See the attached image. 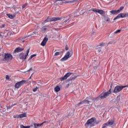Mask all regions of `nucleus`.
Returning <instances> with one entry per match:
<instances>
[{"mask_svg": "<svg viewBox=\"0 0 128 128\" xmlns=\"http://www.w3.org/2000/svg\"><path fill=\"white\" fill-rule=\"evenodd\" d=\"M26 82V80H23L16 83L15 84L16 88H20V87L22 86H24Z\"/></svg>", "mask_w": 128, "mask_h": 128, "instance_id": "nucleus-10", "label": "nucleus"}, {"mask_svg": "<svg viewBox=\"0 0 128 128\" xmlns=\"http://www.w3.org/2000/svg\"><path fill=\"white\" fill-rule=\"evenodd\" d=\"M123 87H124V88H128V84L126 85V86H123Z\"/></svg>", "mask_w": 128, "mask_h": 128, "instance_id": "nucleus-44", "label": "nucleus"}, {"mask_svg": "<svg viewBox=\"0 0 128 128\" xmlns=\"http://www.w3.org/2000/svg\"><path fill=\"white\" fill-rule=\"evenodd\" d=\"M55 92H60V86H56L54 88Z\"/></svg>", "mask_w": 128, "mask_h": 128, "instance_id": "nucleus-22", "label": "nucleus"}, {"mask_svg": "<svg viewBox=\"0 0 128 128\" xmlns=\"http://www.w3.org/2000/svg\"><path fill=\"white\" fill-rule=\"evenodd\" d=\"M94 122H95V125H96V124H98V123L100 122V121L95 122L94 121Z\"/></svg>", "mask_w": 128, "mask_h": 128, "instance_id": "nucleus-37", "label": "nucleus"}, {"mask_svg": "<svg viewBox=\"0 0 128 128\" xmlns=\"http://www.w3.org/2000/svg\"><path fill=\"white\" fill-rule=\"evenodd\" d=\"M58 2H60V4L62 5L64 2V0H58Z\"/></svg>", "mask_w": 128, "mask_h": 128, "instance_id": "nucleus-26", "label": "nucleus"}, {"mask_svg": "<svg viewBox=\"0 0 128 128\" xmlns=\"http://www.w3.org/2000/svg\"><path fill=\"white\" fill-rule=\"evenodd\" d=\"M110 12L112 14H119L118 10H112L110 11Z\"/></svg>", "mask_w": 128, "mask_h": 128, "instance_id": "nucleus-19", "label": "nucleus"}, {"mask_svg": "<svg viewBox=\"0 0 128 128\" xmlns=\"http://www.w3.org/2000/svg\"><path fill=\"white\" fill-rule=\"evenodd\" d=\"M45 122H44L41 124H34V128H40V126H42L43 124H44Z\"/></svg>", "mask_w": 128, "mask_h": 128, "instance_id": "nucleus-16", "label": "nucleus"}, {"mask_svg": "<svg viewBox=\"0 0 128 128\" xmlns=\"http://www.w3.org/2000/svg\"><path fill=\"white\" fill-rule=\"evenodd\" d=\"M26 118V114L24 113L22 114H20L18 116V117H17V118Z\"/></svg>", "mask_w": 128, "mask_h": 128, "instance_id": "nucleus-18", "label": "nucleus"}, {"mask_svg": "<svg viewBox=\"0 0 128 128\" xmlns=\"http://www.w3.org/2000/svg\"><path fill=\"white\" fill-rule=\"evenodd\" d=\"M32 78V76H30V78H29V80H30Z\"/></svg>", "mask_w": 128, "mask_h": 128, "instance_id": "nucleus-49", "label": "nucleus"}, {"mask_svg": "<svg viewBox=\"0 0 128 128\" xmlns=\"http://www.w3.org/2000/svg\"><path fill=\"white\" fill-rule=\"evenodd\" d=\"M4 26H6V24H2L1 26V28H4Z\"/></svg>", "mask_w": 128, "mask_h": 128, "instance_id": "nucleus-39", "label": "nucleus"}, {"mask_svg": "<svg viewBox=\"0 0 128 128\" xmlns=\"http://www.w3.org/2000/svg\"><path fill=\"white\" fill-rule=\"evenodd\" d=\"M96 52H99V53L102 52V50H100V48H96Z\"/></svg>", "mask_w": 128, "mask_h": 128, "instance_id": "nucleus-25", "label": "nucleus"}, {"mask_svg": "<svg viewBox=\"0 0 128 128\" xmlns=\"http://www.w3.org/2000/svg\"><path fill=\"white\" fill-rule=\"evenodd\" d=\"M124 8V6L120 7V9L118 10V12L120 14V12H122Z\"/></svg>", "mask_w": 128, "mask_h": 128, "instance_id": "nucleus-24", "label": "nucleus"}, {"mask_svg": "<svg viewBox=\"0 0 128 128\" xmlns=\"http://www.w3.org/2000/svg\"><path fill=\"white\" fill-rule=\"evenodd\" d=\"M18 102H15L14 104H13L12 105H11L12 106H17L18 104Z\"/></svg>", "mask_w": 128, "mask_h": 128, "instance_id": "nucleus-35", "label": "nucleus"}, {"mask_svg": "<svg viewBox=\"0 0 128 128\" xmlns=\"http://www.w3.org/2000/svg\"><path fill=\"white\" fill-rule=\"evenodd\" d=\"M23 42H24V40H23Z\"/></svg>", "mask_w": 128, "mask_h": 128, "instance_id": "nucleus-53", "label": "nucleus"}, {"mask_svg": "<svg viewBox=\"0 0 128 128\" xmlns=\"http://www.w3.org/2000/svg\"><path fill=\"white\" fill-rule=\"evenodd\" d=\"M6 16H8V18H11L12 20V18H14V16H12L10 14H6Z\"/></svg>", "mask_w": 128, "mask_h": 128, "instance_id": "nucleus-23", "label": "nucleus"}, {"mask_svg": "<svg viewBox=\"0 0 128 128\" xmlns=\"http://www.w3.org/2000/svg\"><path fill=\"white\" fill-rule=\"evenodd\" d=\"M66 50H68V46H66Z\"/></svg>", "mask_w": 128, "mask_h": 128, "instance_id": "nucleus-42", "label": "nucleus"}, {"mask_svg": "<svg viewBox=\"0 0 128 128\" xmlns=\"http://www.w3.org/2000/svg\"><path fill=\"white\" fill-rule=\"evenodd\" d=\"M6 108H7V110H10V108H12V105L10 106H6Z\"/></svg>", "mask_w": 128, "mask_h": 128, "instance_id": "nucleus-28", "label": "nucleus"}, {"mask_svg": "<svg viewBox=\"0 0 128 128\" xmlns=\"http://www.w3.org/2000/svg\"><path fill=\"white\" fill-rule=\"evenodd\" d=\"M2 33H0V38H2Z\"/></svg>", "mask_w": 128, "mask_h": 128, "instance_id": "nucleus-47", "label": "nucleus"}, {"mask_svg": "<svg viewBox=\"0 0 128 128\" xmlns=\"http://www.w3.org/2000/svg\"><path fill=\"white\" fill-rule=\"evenodd\" d=\"M6 80H10V76H9L8 75H6Z\"/></svg>", "mask_w": 128, "mask_h": 128, "instance_id": "nucleus-34", "label": "nucleus"}, {"mask_svg": "<svg viewBox=\"0 0 128 128\" xmlns=\"http://www.w3.org/2000/svg\"><path fill=\"white\" fill-rule=\"evenodd\" d=\"M110 44V42L109 44Z\"/></svg>", "mask_w": 128, "mask_h": 128, "instance_id": "nucleus-54", "label": "nucleus"}, {"mask_svg": "<svg viewBox=\"0 0 128 128\" xmlns=\"http://www.w3.org/2000/svg\"><path fill=\"white\" fill-rule=\"evenodd\" d=\"M30 49L28 48L26 50V54H24V53H20L19 56L20 60H26V58L28 57V54L30 53Z\"/></svg>", "mask_w": 128, "mask_h": 128, "instance_id": "nucleus-6", "label": "nucleus"}, {"mask_svg": "<svg viewBox=\"0 0 128 128\" xmlns=\"http://www.w3.org/2000/svg\"><path fill=\"white\" fill-rule=\"evenodd\" d=\"M28 38V36H24L22 38L23 40H24L25 38Z\"/></svg>", "mask_w": 128, "mask_h": 128, "instance_id": "nucleus-38", "label": "nucleus"}, {"mask_svg": "<svg viewBox=\"0 0 128 128\" xmlns=\"http://www.w3.org/2000/svg\"><path fill=\"white\" fill-rule=\"evenodd\" d=\"M118 32H120V30H116L114 32V34H118Z\"/></svg>", "mask_w": 128, "mask_h": 128, "instance_id": "nucleus-31", "label": "nucleus"}, {"mask_svg": "<svg viewBox=\"0 0 128 128\" xmlns=\"http://www.w3.org/2000/svg\"><path fill=\"white\" fill-rule=\"evenodd\" d=\"M72 74V72H68L63 77H62L60 78V80L61 82H64V80H66Z\"/></svg>", "mask_w": 128, "mask_h": 128, "instance_id": "nucleus-11", "label": "nucleus"}, {"mask_svg": "<svg viewBox=\"0 0 128 128\" xmlns=\"http://www.w3.org/2000/svg\"><path fill=\"white\" fill-rule=\"evenodd\" d=\"M48 38H46V37L44 38L43 40L41 43V46H44L46 44V42H48Z\"/></svg>", "mask_w": 128, "mask_h": 128, "instance_id": "nucleus-14", "label": "nucleus"}, {"mask_svg": "<svg viewBox=\"0 0 128 128\" xmlns=\"http://www.w3.org/2000/svg\"><path fill=\"white\" fill-rule=\"evenodd\" d=\"M18 116H14V118H18Z\"/></svg>", "mask_w": 128, "mask_h": 128, "instance_id": "nucleus-46", "label": "nucleus"}, {"mask_svg": "<svg viewBox=\"0 0 128 128\" xmlns=\"http://www.w3.org/2000/svg\"><path fill=\"white\" fill-rule=\"evenodd\" d=\"M32 56H31L29 58L28 60H32Z\"/></svg>", "mask_w": 128, "mask_h": 128, "instance_id": "nucleus-41", "label": "nucleus"}, {"mask_svg": "<svg viewBox=\"0 0 128 128\" xmlns=\"http://www.w3.org/2000/svg\"><path fill=\"white\" fill-rule=\"evenodd\" d=\"M80 0H75L74 1H72V2H78Z\"/></svg>", "mask_w": 128, "mask_h": 128, "instance_id": "nucleus-45", "label": "nucleus"}, {"mask_svg": "<svg viewBox=\"0 0 128 128\" xmlns=\"http://www.w3.org/2000/svg\"><path fill=\"white\" fill-rule=\"evenodd\" d=\"M72 56V54H70V52H68L64 56L60 59V61L64 62V60H68V58H70Z\"/></svg>", "mask_w": 128, "mask_h": 128, "instance_id": "nucleus-9", "label": "nucleus"}, {"mask_svg": "<svg viewBox=\"0 0 128 128\" xmlns=\"http://www.w3.org/2000/svg\"><path fill=\"white\" fill-rule=\"evenodd\" d=\"M66 4H68V2H66Z\"/></svg>", "mask_w": 128, "mask_h": 128, "instance_id": "nucleus-55", "label": "nucleus"}, {"mask_svg": "<svg viewBox=\"0 0 128 128\" xmlns=\"http://www.w3.org/2000/svg\"><path fill=\"white\" fill-rule=\"evenodd\" d=\"M96 118H92L90 119H89L86 122L85 124V126L92 128V126H96Z\"/></svg>", "mask_w": 128, "mask_h": 128, "instance_id": "nucleus-2", "label": "nucleus"}, {"mask_svg": "<svg viewBox=\"0 0 128 128\" xmlns=\"http://www.w3.org/2000/svg\"><path fill=\"white\" fill-rule=\"evenodd\" d=\"M92 10V12H98V14H104V10L96 9V8H94L91 10Z\"/></svg>", "mask_w": 128, "mask_h": 128, "instance_id": "nucleus-12", "label": "nucleus"}, {"mask_svg": "<svg viewBox=\"0 0 128 128\" xmlns=\"http://www.w3.org/2000/svg\"><path fill=\"white\" fill-rule=\"evenodd\" d=\"M98 68V66H94V68Z\"/></svg>", "mask_w": 128, "mask_h": 128, "instance_id": "nucleus-48", "label": "nucleus"}, {"mask_svg": "<svg viewBox=\"0 0 128 128\" xmlns=\"http://www.w3.org/2000/svg\"><path fill=\"white\" fill-rule=\"evenodd\" d=\"M114 119L110 120L107 122L103 124L102 128H106V126H112V124H114Z\"/></svg>", "mask_w": 128, "mask_h": 128, "instance_id": "nucleus-8", "label": "nucleus"}, {"mask_svg": "<svg viewBox=\"0 0 128 128\" xmlns=\"http://www.w3.org/2000/svg\"><path fill=\"white\" fill-rule=\"evenodd\" d=\"M26 6H28V4H24L22 6V8H26Z\"/></svg>", "mask_w": 128, "mask_h": 128, "instance_id": "nucleus-36", "label": "nucleus"}, {"mask_svg": "<svg viewBox=\"0 0 128 128\" xmlns=\"http://www.w3.org/2000/svg\"><path fill=\"white\" fill-rule=\"evenodd\" d=\"M32 34H36V33L34 32Z\"/></svg>", "mask_w": 128, "mask_h": 128, "instance_id": "nucleus-50", "label": "nucleus"}, {"mask_svg": "<svg viewBox=\"0 0 128 128\" xmlns=\"http://www.w3.org/2000/svg\"><path fill=\"white\" fill-rule=\"evenodd\" d=\"M32 127V125L28 126H24V125H20V128H30Z\"/></svg>", "mask_w": 128, "mask_h": 128, "instance_id": "nucleus-21", "label": "nucleus"}, {"mask_svg": "<svg viewBox=\"0 0 128 128\" xmlns=\"http://www.w3.org/2000/svg\"><path fill=\"white\" fill-rule=\"evenodd\" d=\"M76 77L70 78H69V80H76Z\"/></svg>", "mask_w": 128, "mask_h": 128, "instance_id": "nucleus-27", "label": "nucleus"}, {"mask_svg": "<svg viewBox=\"0 0 128 128\" xmlns=\"http://www.w3.org/2000/svg\"><path fill=\"white\" fill-rule=\"evenodd\" d=\"M47 26V28H48V26ZM46 26H44L40 28V32H42L43 34H44L46 32V30H48L47 28H46Z\"/></svg>", "mask_w": 128, "mask_h": 128, "instance_id": "nucleus-17", "label": "nucleus"}, {"mask_svg": "<svg viewBox=\"0 0 128 128\" xmlns=\"http://www.w3.org/2000/svg\"><path fill=\"white\" fill-rule=\"evenodd\" d=\"M3 59L4 62H10L12 60V55L8 53H5Z\"/></svg>", "mask_w": 128, "mask_h": 128, "instance_id": "nucleus-5", "label": "nucleus"}, {"mask_svg": "<svg viewBox=\"0 0 128 128\" xmlns=\"http://www.w3.org/2000/svg\"><path fill=\"white\" fill-rule=\"evenodd\" d=\"M119 16V18H128V13H120L118 14Z\"/></svg>", "mask_w": 128, "mask_h": 128, "instance_id": "nucleus-13", "label": "nucleus"}, {"mask_svg": "<svg viewBox=\"0 0 128 128\" xmlns=\"http://www.w3.org/2000/svg\"><path fill=\"white\" fill-rule=\"evenodd\" d=\"M106 46V43H104V42L100 44V46Z\"/></svg>", "mask_w": 128, "mask_h": 128, "instance_id": "nucleus-33", "label": "nucleus"}, {"mask_svg": "<svg viewBox=\"0 0 128 128\" xmlns=\"http://www.w3.org/2000/svg\"><path fill=\"white\" fill-rule=\"evenodd\" d=\"M110 89L106 92H102L98 96L97 98L90 97L86 98L85 100L80 102L77 106H80V104H88L90 102H94L96 100H104L108 96L111 94Z\"/></svg>", "mask_w": 128, "mask_h": 128, "instance_id": "nucleus-1", "label": "nucleus"}, {"mask_svg": "<svg viewBox=\"0 0 128 128\" xmlns=\"http://www.w3.org/2000/svg\"><path fill=\"white\" fill-rule=\"evenodd\" d=\"M38 87H36L35 88L33 89V92H36V90H38Z\"/></svg>", "mask_w": 128, "mask_h": 128, "instance_id": "nucleus-29", "label": "nucleus"}, {"mask_svg": "<svg viewBox=\"0 0 128 128\" xmlns=\"http://www.w3.org/2000/svg\"><path fill=\"white\" fill-rule=\"evenodd\" d=\"M24 48H22L20 47H18L15 50H14V52H22L24 50Z\"/></svg>", "mask_w": 128, "mask_h": 128, "instance_id": "nucleus-15", "label": "nucleus"}, {"mask_svg": "<svg viewBox=\"0 0 128 128\" xmlns=\"http://www.w3.org/2000/svg\"><path fill=\"white\" fill-rule=\"evenodd\" d=\"M30 70H32V68H30L29 70H28V72H30Z\"/></svg>", "mask_w": 128, "mask_h": 128, "instance_id": "nucleus-43", "label": "nucleus"}, {"mask_svg": "<svg viewBox=\"0 0 128 128\" xmlns=\"http://www.w3.org/2000/svg\"><path fill=\"white\" fill-rule=\"evenodd\" d=\"M90 66H92V65H90L89 68H90Z\"/></svg>", "mask_w": 128, "mask_h": 128, "instance_id": "nucleus-52", "label": "nucleus"}, {"mask_svg": "<svg viewBox=\"0 0 128 128\" xmlns=\"http://www.w3.org/2000/svg\"><path fill=\"white\" fill-rule=\"evenodd\" d=\"M124 88V86H115L113 92L114 94H118V92H120V90H122Z\"/></svg>", "mask_w": 128, "mask_h": 128, "instance_id": "nucleus-7", "label": "nucleus"}, {"mask_svg": "<svg viewBox=\"0 0 128 128\" xmlns=\"http://www.w3.org/2000/svg\"><path fill=\"white\" fill-rule=\"evenodd\" d=\"M31 56H32V58H34V56H36V54H32Z\"/></svg>", "mask_w": 128, "mask_h": 128, "instance_id": "nucleus-40", "label": "nucleus"}, {"mask_svg": "<svg viewBox=\"0 0 128 128\" xmlns=\"http://www.w3.org/2000/svg\"><path fill=\"white\" fill-rule=\"evenodd\" d=\"M60 52H56V53H55V54H54V56H60Z\"/></svg>", "mask_w": 128, "mask_h": 128, "instance_id": "nucleus-32", "label": "nucleus"}, {"mask_svg": "<svg viewBox=\"0 0 128 128\" xmlns=\"http://www.w3.org/2000/svg\"><path fill=\"white\" fill-rule=\"evenodd\" d=\"M62 20V18H60V17H53V18H50L48 17L46 20L44 22H56L58 20Z\"/></svg>", "mask_w": 128, "mask_h": 128, "instance_id": "nucleus-4", "label": "nucleus"}, {"mask_svg": "<svg viewBox=\"0 0 128 128\" xmlns=\"http://www.w3.org/2000/svg\"><path fill=\"white\" fill-rule=\"evenodd\" d=\"M68 86H70V84H68Z\"/></svg>", "mask_w": 128, "mask_h": 128, "instance_id": "nucleus-51", "label": "nucleus"}, {"mask_svg": "<svg viewBox=\"0 0 128 128\" xmlns=\"http://www.w3.org/2000/svg\"><path fill=\"white\" fill-rule=\"evenodd\" d=\"M116 1H117L118 0H116Z\"/></svg>", "mask_w": 128, "mask_h": 128, "instance_id": "nucleus-56", "label": "nucleus"}, {"mask_svg": "<svg viewBox=\"0 0 128 128\" xmlns=\"http://www.w3.org/2000/svg\"><path fill=\"white\" fill-rule=\"evenodd\" d=\"M70 18H74V15L72 14L68 16L64 17L63 18V20L62 22V24H68L70 22Z\"/></svg>", "mask_w": 128, "mask_h": 128, "instance_id": "nucleus-3", "label": "nucleus"}, {"mask_svg": "<svg viewBox=\"0 0 128 128\" xmlns=\"http://www.w3.org/2000/svg\"><path fill=\"white\" fill-rule=\"evenodd\" d=\"M104 19L106 22H110V17H108L106 16H104Z\"/></svg>", "mask_w": 128, "mask_h": 128, "instance_id": "nucleus-20", "label": "nucleus"}, {"mask_svg": "<svg viewBox=\"0 0 128 128\" xmlns=\"http://www.w3.org/2000/svg\"><path fill=\"white\" fill-rule=\"evenodd\" d=\"M118 18H120V17H119L118 15L116 18H114V20H118Z\"/></svg>", "mask_w": 128, "mask_h": 128, "instance_id": "nucleus-30", "label": "nucleus"}]
</instances>
